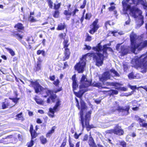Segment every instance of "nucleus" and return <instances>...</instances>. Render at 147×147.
<instances>
[{
	"label": "nucleus",
	"instance_id": "1",
	"mask_svg": "<svg viewBox=\"0 0 147 147\" xmlns=\"http://www.w3.org/2000/svg\"><path fill=\"white\" fill-rule=\"evenodd\" d=\"M29 82L30 83V86L34 88L36 93H38L40 92L41 94L45 98H46L50 95L47 100V103H51V100L53 102H55L56 100L55 105L53 108H50L49 109L48 114V115L50 117H55V113L59 111L61 105V101L59 98H57V96L56 93L62 91V87H60L56 90H53L43 88L40 86L37 80L35 81L30 80Z\"/></svg>",
	"mask_w": 147,
	"mask_h": 147
},
{
	"label": "nucleus",
	"instance_id": "2",
	"mask_svg": "<svg viewBox=\"0 0 147 147\" xmlns=\"http://www.w3.org/2000/svg\"><path fill=\"white\" fill-rule=\"evenodd\" d=\"M87 56L92 57L96 65L98 67L101 66L103 63L105 56L100 53H88L82 56L80 61L74 66L75 70L78 73H82L84 71L86 65V58Z\"/></svg>",
	"mask_w": 147,
	"mask_h": 147
},
{
	"label": "nucleus",
	"instance_id": "3",
	"mask_svg": "<svg viewBox=\"0 0 147 147\" xmlns=\"http://www.w3.org/2000/svg\"><path fill=\"white\" fill-rule=\"evenodd\" d=\"M76 102V106L79 110H80V121L82 129L85 127L88 131H89L91 129L94 127L93 125H90L89 121L90 119L91 111H89L86 113L85 116V118L84 117V112L87 110V107L86 103L82 99H81L80 101V106L79 105V101L76 98H75Z\"/></svg>",
	"mask_w": 147,
	"mask_h": 147
},
{
	"label": "nucleus",
	"instance_id": "4",
	"mask_svg": "<svg viewBox=\"0 0 147 147\" xmlns=\"http://www.w3.org/2000/svg\"><path fill=\"white\" fill-rule=\"evenodd\" d=\"M137 38L136 34L133 32L131 33L130 36V49L131 51L134 53H135L136 49L140 51L144 48L147 47V40H144L137 44L136 42Z\"/></svg>",
	"mask_w": 147,
	"mask_h": 147
},
{
	"label": "nucleus",
	"instance_id": "5",
	"mask_svg": "<svg viewBox=\"0 0 147 147\" xmlns=\"http://www.w3.org/2000/svg\"><path fill=\"white\" fill-rule=\"evenodd\" d=\"M129 0H123L122 2L123 11L124 12H127L128 11H130L132 16L134 18H136L138 17L136 14L137 12H139L140 10L138 8H136L134 7H131L130 5L128 3Z\"/></svg>",
	"mask_w": 147,
	"mask_h": 147
},
{
	"label": "nucleus",
	"instance_id": "6",
	"mask_svg": "<svg viewBox=\"0 0 147 147\" xmlns=\"http://www.w3.org/2000/svg\"><path fill=\"white\" fill-rule=\"evenodd\" d=\"M99 19L96 18L90 25V30L89 32L93 35L97 31L100 26L98 24Z\"/></svg>",
	"mask_w": 147,
	"mask_h": 147
},
{
	"label": "nucleus",
	"instance_id": "7",
	"mask_svg": "<svg viewBox=\"0 0 147 147\" xmlns=\"http://www.w3.org/2000/svg\"><path fill=\"white\" fill-rule=\"evenodd\" d=\"M140 67L143 69L141 72L143 73H145L147 70V56H145L142 59H140Z\"/></svg>",
	"mask_w": 147,
	"mask_h": 147
},
{
	"label": "nucleus",
	"instance_id": "8",
	"mask_svg": "<svg viewBox=\"0 0 147 147\" xmlns=\"http://www.w3.org/2000/svg\"><path fill=\"white\" fill-rule=\"evenodd\" d=\"M130 109V106L129 105L125 106L124 107L118 106L116 110L119 112H121L123 113L122 115H127L129 114V110Z\"/></svg>",
	"mask_w": 147,
	"mask_h": 147
},
{
	"label": "nucleus",
	"instance_id": "9",
	"mask_svg": "<svg viewBox=\"0 0 147 147\" xmlns=\"http://www.w3.org/2000/svg\"><path fill=\"white\" fill-rule=\"evenodd\" d=\"M11 102L7 98H5L3 102L1 103V107L2 109H4L8 108H11L15 105L11 104Z\"/></svg>",
	"mask_w": 147,
	"mask_h": 147
},
{
	"label": "nucleus",
	"instance_id": "10",
	"mask_svg": "<svg viewBox=\"0 0 147 147\" xmlns=\"http://www.w3.org/2000/svg\"><path fill=\"white\" fill-rule=\"evenodd\" d=\"M114 135L119 136L123 135L124 134V131L121 127L118 124L115 125L114 128Z\"/></svg>",
	"mask_w": 147,
	"mask_h": 147
},
{
	"label": "nucleus",
	"instance_id": "11",
	"mask_svg": "<svg viewBox=\"0 0 147 147\" xmlns=\"http://www.w3.org/2000/svg\"><path fill=\"white\" fill-rule=\"evenodd\" d=\"M38 127L37 125H36L35 127V129H34V127L33 125L30 124L29 129V131L31 136L32 138H35L38 135V133H37L36 131L38 130Z\"/></svg>",
	"mask_w": 147,
	"mask_h": 147
},
{
	"label": "nucleus",
	"instance_id": "12",
	"mask_svg": "<svg viewBox=\"0 0 147 147\" xmlns=\"http://www.w3.org/2000/svg\"><path fill=\"white\" fill-rule=\"evenodd\" d=\"M111 75L109 71H105L102 75L99 78V80L101 82H105L110 79Z\"/></svg>",
	"mask_w": 147,
	"mask_h": 147
},
{
	"label": "nucleus",
	"instance_id": "13",
	"mask_svg": "<svg viewBox=\"0 0 147 147\" xmlns=\"http://www.w3.org/2000/svg\"><path fill=\"white\" fill-rule=\"evenodd\" d=\"M88 143L90 147H103V146L100 144H97V145L95 143V141L92 137L90 135Z\"/></svg>",
	"mask_w": 147,
	"mask_h": 147
},
{
	"label": "nucleus",
	"instance_id": "14",
	"mask_svg": "<svg viewBox=\"0 0 147 147\" xmlns=\"http://www.w3.org/2000/svg\"><path fill=\"white\" fill-rule=\"evenodd\" d=\"M90 86H92V81H89L87 79L81 83L79 87L80 89L82 88H87Z\"/></svg>",
	"mask_w": 147,
	"mask_h": 147
},
{
	"label": "nucleus",
	"instance_id": "15",
	"mask_svg": "<svg viewBox=\"0 0 147 147\" xmlns=\"http://www.w3.org/2000/svg\"><path fill=\"white\" fill-rule=\"evenodd\" d=\"M63 54L64 56L63 58L62 61H64L68 59L71 55L69 48L64 49Z\"/></svg>",
	"mask_w": 147,
	"mask_h": 147
},
{
	"label": "nucleus",
	"instance_id": "16",
	"mask_svg": "<svg viewBox=\"0 0 147 147\" xmlns=\"http://www.w3.org/2000/svg\"><path fill=\"white\" fill-rule=\"evenodd\" d=\"M134 118L136 121H139L141 126L147 128V123H143V122L145 121L144 120L142 119L137 115H135Z\"/></svg>",
	"mask_w": 147,
	"mask_h": 147
},
{
	"label": "nucleus",
	"instance_id": "17",
	"mask_svg": "<svg viewBox=\"0 0 147 147\" xmlns=\"http://www.w3.org/2000/svg\"><path fill=\"white\" fill-rule=\"evenodd\" d=\"M78 11L79 10L76 8H75L74 10L72 12H70L69 9L67 10H64L63 12V14L66 16H70L71 15L74 16L76 15V13L78 12Z\"/></svg>",
	"mask_w": 147,
	"mask_h": 147
},
{
	"label": "nucleus",
	"instance_id": "18",
	"mask_svg": "<svg viewBox=\"0 0 147 147\" xmlns=\"http://www.w3.org/2000/svg\"><path fill=\"white\" fill-rule=\"evenodd\" d=\"M14 28L18 30L19 32H21L22 31H24V27L23 24L21 23H18L15 24Z\"/></svg>",
	"mask_w": 147,
	"mask_h": 147
},
{
	"label": "nucleus",
	"instance_id": "19",
	"mask_svg": "<svg viewBox=\"0 0 147 147\" xmlns=\"http://www.w3.org/2000/svg\"><path fill=\"white\" fill-rule=\"evenodd\" d=\"M11 35L15 37L17 40L22 42V40L23 38V35L21 34L14 31L12 32Z\"/></svg>",
	"mask_w": 147,
	"mask_h": 147
},
{
	"label": "nucleus",
	"instance_id": "20",
	"mask_svg": "<svg viewBox=\"0 0 147 147\" xmlns=\"http://www.w3.org/2000/svg\"><path fill=\"white\" fill-rule=\"evenodd\" d=\"M102 84L101 83L99 82H96L95 81H94L92 83V87H96L100 89H109V88L106 86H102Z\"/></svg>",
	"mask_w": 147,
	"mask_h": 147
},
{
	"label": "nucleus",
	"instance_id": "21",
	"mask_svg": "<svg viewBox=\"0 0 147 147\" xmlns=\"http://www.w3.org/2000/svg\"><path fill=\"white\" fill-rule=\"evenodd\" d=\"M87 90H80L78 92H75L74 91V94L77 97L81 98L82 96L84 94Z\"/></svg>",
	"mask_w": 147,
	"mask_h": 147
},
{
	"label": "nucleus",
	"instance_id": "22",
	"mask_svg": "<svg viewBox=\"0 0 147 147\" xmlns=\"http://www.w3.org/2000/svg\"><path fill=\"white\" fill-rule=\"evenodd\" d=\"M66 25L65 22L59 24L56 28L57 30H63L66 28Z\"/></svg>",
	"mask_w": 147,
	"mask_h": 147
},
{
	"label": "nucleus",
	"instance_id": "23",
	"mask_svg": "<svg viewBox=\"0 0 147 147\" xmlns=\"http://www.w3.org/2000/svg\"><path fill=\"white\" fill-rule=\"evenodd\" d=\"M57 127L55 126L52 127L51 130H49L46 134V136L47 138L50 137L54 133L55 131V129Z\"/></svg>",
	"mask_w": 147,
	"mask_h": 147
},
{
	"label": "nucleus",
	"instance_id": "24",
	"mask_svg": "<svg viewBox=\"0 0 147 147\" xmlns=\"http://www.w3.org/2000/svg\"><path fill=\"white\" fill-rule=\"evenodd\" d=\"M102 47L100 43L98 44L95 47H93L92 48L93 50L95 51L98 52L97 53H99L100 52L102 51ZM97 53V52H96Z\"/></svg>",
	"mask_w": 147,
	"mask_h": 147
},
{
	"label": "nucleus",
	"instance_id": "25",
	"mask_svg": "<svg viewBox=\"0 0 147 147\" xmlns=\"http://www.w3.org/2000/svg\"><path fill=\"white\" fill-rule=\"evenodd\" d=\"M119 53H121L120 56L123 57L127 55L128 53V52L126 48L124 46H121V51Z\"/></svg>",
	"mask_w": 147,
	"mask_h": 147
},
{
	"label": "nucleus",
	"instance_id": "26",
	"mask_svg": "<svg viewBox=\"0 0 147 147\" xmlns=\"http://www.w3.org/2000/svg\"><path fill=\"white\" fill-rule=\"evenodd\" d=\"M104 93H107L109 92H110V95H116L118 93V91L115 90H110L107 91H102Z\"/></svg>",
	"mask_w": 147,
	"mask_h": 147
},
{
	"label": "nucleus",
	"instance_id": "27",
	"mask_svg": "<svg viewBox=\"0 0 147 147\" xmlns=\"http://www.w3.org/2000/svg\"><path fill=\"white\" fill-rule=\"evenodd\" d=\"M69 40L68 39H64L63 45V49L69 48L68 47L69 45Z\"/></svg>",
	"mask_w": 147,
	"mask_h": 147
},
{
	"label": "nucleus",
	"instance_id": "28",
	"mask_svg": "<svg viewBox=\"0 0 147 147\" xmlns=\"http://www.w3.org/2000/svg\"><path fill=\"white\" fill-rule=\"evenodd\" d=\"M34 99L35 101L36 102L38 105H42L44 102L43 100L39 97L37 96H36L34 98Z\"/></svg>",
	"mask_w": 147,
	"mask_h": 147
},
{
	"label": "nucleus",
	"instance_id": "29",
	"mask_svg": "<svg viewBox=\"0 0 147 147\" xmlns=\"http://www.w3.org/2000/svg\"><path fill=\"white\" fill-rule=\"evenodd\" d=\"M132 1L133 3L134 4L136 5L140 4L143 5H145V3L143 0H137V1L135 0H132Z\"/></svg>",
	"mask_w": 147,
	"mask_h": 147
},
{
	"label": "nucleus",
	"instance_id": "30",
	"mask_svg": "<svg viewBox=\"0 0 147 147\" xmlns=\"http://www.w3.org/2000/svg\"><path fill=\"white\" fill-rule=\"evenodd\" d=\"M26 40L28 42L29 44L32 43V42L34 41V40L32 36H29L27 37Z\"/></svg>",
	"mask_w": 147,
	"mask_h": 147
},
{
	"label": "nucleus",
	"instance_id": "31",
	"mask_svg": "<svg viewBox=\"0 0 147 147\" xmlns=\"http://www.w3.org/2000/svg\"><path fill=\"white\" fill-rule=\"evenodd\" d=\"M40 139L41 143L43 144H46L47 142V139L43 136H40Z\"/></svg>",
	"mask_w": 147,
	"mask_h": 147
},
{
	"label": "nucleus",
	"instance_id": "32",
	"mask_svg": "<svg viewBox=\"0 0 147 147\" xmlns=\"http://www.w3.org/2000/svg\"><path fill=\"white\" fill-rule=\"evenodd\" d=\"M121 85V84L118 82H112V86L115 87V88L118 90H119L120 88V86Z\"/></svg>",
	"mask_w": 147,
	"mask_h": 147
},
{
	"label": "nucleus",
	"instance_id": "33",
	"mask_svg": "<svg viewBox=\"0 0 147 147\" xmlns=\"http://www.w3.org/2000/svg\"><path fill=\"white\" fill-rule=\"evenodd\" d=\"M108 46V44H105L103 46V48H102V51H103V54H102L104 55V54L107 53V49H108L110 48L109 47H107Z\"/></svg>",
	"mask_w": 147,
	"mask_h": 147
},
{
	"label": "nucleus",
	"instance_id": "34",
	"mask_svg": "<svg viewBox=\"0 0 147 147\" xmlns=\"http://www.w3.org/2000/svg\"><path fill=\"white\" fill-rule=\"evenodd\" d=\"M60 12L59 10H55L53 14V17L55 18H59V16Z\"/></svg>",
	"mask_w": 147,
	"mask_h": 147
},
{
	"label": "nucleus",
	"instance_id": "35",
	"mask_svg": "<svg viewBox=\"0 0 147 147\" xmlns=\"http://www.w3.org/2000/svg\"><path fill=\"white\" fill-rule=\"evenodd\" d=\"M41 69V65L38 64H37L34 68V70L35 72H37Z\"/></svg>",
	"mask_w": 147,
	"mask_h": 147
},
{
	"label": "nucleus",
	"instance_id": "36",
	"mask_svg": "<svg viewBox=\"0 0 147 147\" xmlns=\"http://www.w3.org/2000/svg\"><path fill=\"white\" fill-rule=\"evenodd\" d=\"M78 86L77 81L72 82V86L73 91L77 89V88L78 87Z\"/></svg>",
	"mask_w": 147,
	"mask_h": 147
},
{
	"label": "nucleus",
	"instance_id": "37",
	"mask_svg": "<svg viewBox=\"0 0 147 147\" xmlns=\"http://www.w3.org/2000/svg\"><path fill=\"white\" fill-rule=\"evenodd\" d=\"M92 36L87 33L86 34V37L85 39V41L86 42H90L92 40Z\"/></svg>",
	"mask_w": 147,
	"mask_h": 147
},
{
	"label": "nucleus",
	"instance_id": "38",
	"mask_svg": "<svg viewBox=\"0 0 147 147\" xmlns=\"http://www.w3.org/2000/svg\"><path fill=\"white\" fill-rule=\"evenodd\" d=\"M34 138H32V137H31V140L27 143V147H32L33 146L34 144V141L33 140Z\"/></svg>",
	"mask_w": 147,
	"mask_h": 147
},
{
	"label": "nucleus",
	"instance_id": "39",
	"mask_svg": "<svg viewBox=\"0 0 147 147\" xmlns=\"http://www.w3.org/2000/svg\"><path fill=\"white\" fill-rule=\"evenodd\" d=\"M128 77L129 79H136V76L134 75L133 72H131L128 75Z\"/></svg>",
	"mask_w": 147,
	"mask_h": 147
},
{
	"label": "nucleus",
	"instance_id": "40",
	"mask_svg": "<svg viewBox=\"0 0 147 147\" xmlns=\"http://www.w3.org/2000/svg\"><path fill=\"white\" fill-rule=\"evenodd\" d=\"M6 49L11 56H13L15 55V53L12 49L7 48H6Z\"/></svg>",
	"mask_w": 147,
	"mask_h": 147
},
{
	"label": "nucleus",
	"instance_id": "41",
	"mask_svg": "<svg viewBox=\"0 0 147 147\" xmlns=\"http://www.w3.org/2000/svg\"><path fill=\"white\" fill-rule=\"evenodd\" d=\"M36 54L37 55H40L41 54L43 56H45V51L43 50H37L36 52Z\"/></svg>",
	"mask_w": 147,
	"mask_h": 147
},
{
	"label": "nucleus",
	"instance_id": "42",
	"mask_svg": "<svg viewBox=\"0 0 147 147\" xmlns=\"http://www.w3.org/2000/svg\"><path fill=\"white\" fill-rule=\"evenodd\" d=\"M16 116V119H17L18 120H20L22 118H23V116L22 112H21L20 113L18 114Z\"/></svg>",
	"mask_w": 147,
	"mask_h": 147
},
{
	"label": "nucleus",
	"instance_id": "43",
	"mask_svg": "<svg viewBox=\"0 0 147 147\" xmlns=\"http://www.w3.org/2000/svg\"><path fill=\"white\" fill-rule=\"evenodd\" d=\"M61 5V3H58L57 4H54V9L55 10H59Z\"/></svg>",
	"mask_w": 147,
	"mask_h": 147
},
{
	"label": "nucleus",
	"instance_id": "44",
	"mask_svg": "<svg viewBox=\"0 0 147 147\" xmlns=\"http://www.w3.org/2000/svg\"><path fill=\"white\" fill-rule=\"evenodd\" d=\"M111 72L113 73L114 74V76L116 77H119L120 76L119 74L118 73L117 71L115 70L114 69H111L110 70Z\"/></svg>",
	"mask_w": 147,
	"mask_h": 147
},
{
	"label": "nucleus",
	"instance_id": "45",
	"mask_svg": "<svg viewBox=\"0 0 147 147\" xmlns=\"http://www.w3.org/2000/svg\"><path fill=\"white\" fill-rule=\"evenodd\" d=\"M9 99L11 100L12 101L15 103V104H16L18 102V101L20 100V98H12L9 97Z\"/></svg>",
	"mask_w": 147,
	"mask_h": 147
},
{
	"label": "nucleus",
	"instance_id": "46",
	"mask_svg": "<svg viewBox=\"0 0 147 147\" xmlns=\"http://www.w3.org/2000/svg\"><path fill=\"white\" fill-rule=\"evenodd\" d=\"M92 17V15L90 13H87L85 16V18L86 20H89Z\"/></svg>",
	"mask_w": 147,
	"mask_h": 147
},
{
	"label": "nucleus",
	"instance_id": "47",
	"mask_svg": "<svg viewBox=\"0 0 147 147\" xmlns=\"http://www.w3.org/2000/svg\"><path fill=\"white\" fill-rule=\"evenodd\" d=\"M105 132L106 134H114V129L107 130L105 131Z\"/></svg>",
	"mask_w": 147,
	"mask_h": 147
},
{
	"label": "nucleus",
	"instance_id": "48",
	"mask_svg": "<svg viewBox=\"0 0 147 147\" xmlns=\"http://www.w3.org/2000/svg\"><path fill=\"white\" fill-rule=\"evenodd\" d=\"M66 34L65 33H61L59 34L58 35V36L61 39H63L64 40L65 39V38L66 36Z\"/></svg>",
	"mask_w": 147,
	"mask_h": 147
},
{
	"label": "nucleus",
	"instance_id": "49",
	"mask_svg": "<svg viewBox=\"0 0 147 147\" xmlns=\"http://www.w3.org/2000/svg\"><path fill=\"white\" fill-rule=\"evenodd\" d=\"M139 15L140 16L139 19L141 21V23L139 24V25L140 26H141L144 23V17L143 16L141 15L140 14H139Z\"/></svg>",
	"mask_w": 147,
	"mask_h": 147
},
{
	"label": "nucleus",
	"instance_id": "50",
	"mask_svg": "<svg viewBox=\"0 0 147 147\" xmlns=\"http://www.w3.org/2000/svg\"><path fill=\"white\" fill-rule=\"evenodd\" d=\"M29 21L31 22H34L37 21L36 19L33 16H30L29 17Z\"/></svg>",
	"mask_w": 147,
	"mask_h": 147
},
{
	"label": "nucleus",
	"instance_id": "51",
	"mask_svg": "<svg viewBox=\"0 0 147 147\" xmlns=\"http://www.w3.org/2000/svg\"><path fill=\"white\" fill-rule=\"evenodd\" d=\"M119 144L122 147H127L126 143L123 140L120 142H119Z\"/></svg>",
	"mask_w": 147,
	"mask_h": 147
},
{
	"label": "nucleus",
	"instance_id": "52",
	"mask_svg": "<svg viewBox=\"0 0 147 147\" xmlns=\"http://www.w3.org/2000/svg\"><path fill=\"white\" fill-rule=\"evenodd\" d=\"M48 2V5L50 8L52 9L53 7V2L51 0H47Z\"/></svg>",
	"mask_w": 147,
	"mask_h": 147
},
{
	"label": "nucleus",
	"instance_id": "53",
	"mask_svg": "<svg viewBox=\"0 0 147 147\" xmlns=\"http://www.w3.org/2000/svg\"><path fill=\"white\" fill-rule=\"evenodd\" d=\"M102 82V85L106 86H112V82Z\"/></svg>",
	"mask_w": 147,
	"mask_h": 147
},
{
	"label": "nucleus",
	"instance_id": "54",
	"mask_svg": "<svg viewBox=\"0 0 147 147\" xmlns=\"http://www.w3.org/2000/svg\"><path fill=\"white\" fill-rule=\"evenodd\" d=\"M60 81L58 79H57L55 81H54L53 83L55 86L57 87L59 85Z\"/></svg>",
	"mask_w": 147,
	"mask_h": 147
},
{
	"label": "nucleus",
	"instance_id": "55",
	"mask_svg": "<svg viewBox=\"0 0 147 147\" xmlns=\"http://www.w3.org/2000/svg\"><path fill=\"white\" fill-rule=\"evenodd\" d=\"M86 2L87 1L86 0H84L83 1V4L80 6V8L81 9L84 8L86 5Z\"/></svg>",
	"mask_w": 147,
	"mask_h": 147
},
{
	"label": "nucleus",
	"instance_id": "56",
	"mask_svg": "<svg viewBox=\"0 0 147 147\" xmlns=\"http://www.w3.org/2000/svg\"><path fill=\"white\" fill-rule=\"evenodd\" d=\"M71 79L72 80V82H75L77 81L76 78V74H74L71 77Z\"/></svg>",
	"mask_w": 147,
	"mask_h": 147
},
{
	"label": "nucleus",
	"instance_id": "57",
	"mask_svg": "<svg viewBox=\"0 0 147 147\" xmlns=\"http://www.w3.org/2000/svg\"><path fill=\"white\" fill-rule=\"evenodd\" d=\"M88 134H86L84 135L83 139V141L84 142L88 140Z\"/></svg>",
	"mask_w": 147,
	"mask_h": 147
},
{
	"label": "nucleus",
	"instance_id": "58",
	"mask_svg": "<svg viewBox=\"0 0 147 147\" xmlns=\"http://www.w3.org/2000/svg\"><path fill=\"white\" fill-rule=\"evenodd\" d=\"M84 46L85 47L84 48V50L86 49L88 50H91V47L87 45H85Z\"/></svg>",
	"mask_w": 147,
	"mask_h": 147
},
{
	"label": "nucleus",
	"instance_id": "59",
	"mask_svg": "<svg viewBox=\"0 0 147 147\" xmlns=\"http://www.w3.org/2000/svg\"><path fill=\"white\" fill-rule=\"evenodd\" d=\"M86 76L84 75H83L82 76L80 80V82L81 83L82 82H83L84 81H85L86 80H85L86 79Z\"/></svg>",
	"mask_w": 147,
	"mask_h": 147
},
{
	"label": "nucleus",
	"instance_id": "60",
	"mask_svg": "<svg viewBox=\"0 0 147 147\" xmlns=\"http://www.w3.org/2000/svg\"><path fill=\"white\" fill-rule=\"evenodd\" d=\"M115 9V6H111L108 8L109 10L110 11H112Z\"/></svg>",
	"mask_w": 147,
	"mask_h": 147
},
{
	"label": "nucleus",
	"instance_id": "61",
	"mask_svg": "<svg viewBox=\"0 0 147 147\" xmlns=\"http://www.w3.org/2000/svg\"><path fill=\"white\" fill-rule=\"evenodd\" d=\"M49 79L52 81H53L55 80V75L50 76L49 77Z\"/></svg>",
	"mask_w": 147,
	"mask_h": 147
},
{
	"label": "nucleus",
	"instance_id": "62",
	"mask_svg": "<svg viewBox=\"0 0 147 147\" xmlns=\"http://www.w3.org/2000/svg\"><path fill=\"white\" fill-rule=\"evenodd\" d=\"M69 65L68 64H67V62L66 61L64 63V66L63 67V69H64L66 68L67 67H68Z\"/></svg>",
	"mask_w": 147,
	"mask_h": 147
},
{
	"label": "nucleus",
	"instance_id": "63",
	"mask_svg": "<svg viewBox=\"0 0 147 147\" xmlns=\"http://www.w3.org/2000/svg\"><path fill=\"white\" fill-rule=\"evenodd\" d=\"M139 107H133L132 108V110L134 111H137L139 109Z\"/></svg>",
	"mask_w": 147,
	"mask_h": 147
},
{
	"label": "nucleus",
	"instance_id": "64",
	"mask_svg": "<svg viewBox=\"0 0 147 147\" xmlns=\"http://www.w3.org/2000/svg\"><path fill=\"white\" fill-rule=\"evenodd\" d=\"M127 90V88H125L124 87H120L119 90H120L122 91H126Z\"/></svg>",
	"mask_w": 147,
	"mask_h": 147
}]
</instances>
